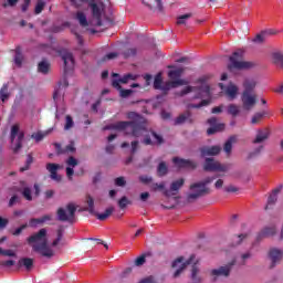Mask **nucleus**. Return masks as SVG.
<instances>
[{
    "label": "nucleus",
    "mask_w": 283,
    "mask_h": 283,
    "mask_svg": "<svg viewBox=\"0 0 283 283\" xmlns=\"http://www.w3.org/2000/svg\"><path fill=\"white\" fill-rule=\"evenodd\" d=\"M128 116L129 118L135 119L132 122H117L105 126L104 130L116 129L117 132H125L126 136H133V138L143 137L142 143L146 146L163 145V143H165L163 136L155 130L147 129V122L145 118L140 117V115L130 113Z\"/></svg>",
    "instance_id": "obj_1"
},
{
    "label": "nucleus",
    "mask_w": 283,
    "mask_h": 283,
    "mask_svg": "<svg viewBox=\"0 0 283 283\" xmlns=\"http://www.w3.org/2000/svg\"><path fill=\"white\" fill-rule=\"evenodd\" d=\"M32 251L42 255V258H54V250L48 244V229L42 228L27 239Z\"/></svg>",
    "instance_id": "obj_2"
},
{
    "label": "nucleus",
    "mask_w": 283,
    "mask_h": 283,
    "mask_svg": "<svg viewBox=\"0 0 283 283\" xmlns=\"http://www.w3.org/2000/svg\"><path fill=\"white\" fill-rule=\"evenodd\" d=\"M209 185H211V179H202L190 184L186 192L187 202H196V200H199V198L209 196V193H211V188Z\"/></svg>",
    "instance_id": "obj_3"
},
{
    "label": "nucleus",
    "mask_w": 283,
    "mask_h": 283,
    "mask_svg": "<svg viewBox=\"0 0 283 283\" xmlns=\"http://www.w3.org/2000/svg\"><path fill=\"white\" fill-rule=\"evenodd\" d=\"M181 85H189V82L186 80L163 82V75L160 74H157L154 80V88L160 90L164 96H167L170 90H176V87H180Z\"/></svg>",
    "instance_id": "obj_4"
},
{
    "label": "nucleus",
    "mask_w": 283,
    "mask_h": 283,
    "mask_svg": "<svg viewBox=\"0 0 283 283\" xmlns=\"http://www.w3.org/2000/svg\"><path fill=\"white\" fill-rule=\"evenodd\" d=\"M244 57V51L239 50L235 51L232 56H230L229 61L230 63L228 64V70L229 72H235V70H251L253 67V62H247L242 61Z\"/></svg>",
    "instance_id": "obj_5"
},
{
    "label": "nucleus",
    "mask_w": 283,
    "mask_h": 283,
    "mask_svg": "<svg viewBox=\"0 0 283 283\" xmlns=\"http://www.w3.org/2000/svg\"><path fill=\"white\" fill-rule=\"evenodd\" d=\"M191 92H197L193 96L195 99L211 98V87L207 84L201 86H186L184 90L177 93V96H187V94H191Z\"/></svg>",
    "instance_id": "obj_6"
},
{
    "label": "nucleus",
    "mask_w": 283,
    "mask_h": 283,
    "mask_svg": "<svg viewBox=\"0 0 283 283\" xmlns=\"http://www.w3.org/2000/svg\"><path fill=\"white\" fill-rule=\"evenodd\" d=\"M233 266H235V259H232L230 262L223 265L211 269L209 271V275L212 282H218L220 277H229V275H231V271H233Z\"/></svg>",
    "instance_id": "obj_7"
},
{
    "label": "nucleus",
    "mask_w": 283,
    "mask_h": 283,
    "mask_svg": "<svg viewBox=\"0 0 283 283\" xmlns=\"http://www.w3.org/2000/svg\"><path fill=\"white\" fill-rule=\"evenodd\" d=\"M56 216L57 220L61 222H74V216H76V205L67 203L65 207L59 208Z\"/></svg>",
    "instance_id": "obj_8"
},
{
    "label": "nucleus",
    "mask_w": 283,
    "mask_h": 283,
    "mask_svg": "<svg viewBox=\"0 0 283 283\" xmlns=\"http://www.w3.org/2000/svg\"><path fill=\"white\" fill-rule=\"evenodd\" d=\"M17 136H18V138H17ZM15 138H17V140H15V146L13 147V154H19V150L23 147V139L25 138V133L19 132L18 124H14L11 127V133H10L11 143H14Z\"/></svg>",
    "instance_id": "obj_9"
},
{
    "label": "nucleus",
    "mask_w": 283,
    "mask_h": 283,
    "mask_svg": "<svg viewBox=\"0 0 283 283\" xmlns=\"http://www.w3.org/2000/svg\"><path fill=\"white\" fill-rule=\"evenodd\" d=\"M195 259L196 256L193 255L190 256L188 261H185V258L182 256L177 258L171 264L172 269H175V273L172 277H180V274L182 273V271H185L187 266H189V264H193Z\"/></svg>",
    "instance_id": "obj_10"
},
{
    "label": "nucleus",
    "mask_w": 283,
    "mask_h": 283,
    "mask_svg": "<svg viewBox=\"0 0 283 283\" xmlns=\"http://www.w3.org/2000/svg\"><path fill=\"white\" fill-rule=\"evenodd\" d=\"M205 171H229V165L220 164V161L213 158H206L203 164Z\"/></svg>",
    "instance_id": "obj_11"
},
{
    "label": "nucleus",
    "mask_w": 283,
    "mask_h": 283,
    "mask_svg": "<svg viewBox=\"0 0 283 283\" xmlns=\"http://www.w3.org/2000/svg\"><path fill=\"white\" fill-rule=\"evenodd\" d=\"M59 54L64 63V74H70L74 70V55L65 49L60 50Z\"/></svg>",
    "instance_id": "obj_12"
},
{
    "label": "nucleus",
    "mask_w": 283,
    "mask_h": 283,
    "mask_svg": "<svg viewBox=\"0 0 283 283\" xmlns=\"http://www.w3.org/2000/svg\"><path fill=\"white\" fill-rule=\"evenodd\" d=\"M142 182L149 187L150 191H161L165 195L167 191V182L165 181H155L151 178H143Z\"/></svg>",
    "instance_id": "obj_13"
},
{
    "label": "nucleus",
    "mask_w": 283,
    "mask_h": 283,
    "mask_svg": "<svg viewBox=\"0 0 283 283\" xmlns=\"http://www.w3.org/2000/svg\"><path fill=\"white\" fill-rule=\"evenodd\" d=\"M172 163L177 169H196V167H198L196 161L180 157H174Z\"/></svg>",
    "instance_id": "obj_14"
},
{
    "label": "nucleus",
    "mask_w": 283,
    "mask_h": 283,
    "mask_svg": "<svg viewBox=\"0 0 283 283\" xmlns=\"http://www.w3.org/2000/svg\"><path fill=\"white\" fill-rule=\"evenodd\" d=\"M184 186H185V179H177L170 184V189H166L164 191V196H166V198H171V196H177L178 191H180V189H182Z\"/></svg>",
    "instance_id": "obj_15"
},
{
    "label": "nucleus",
    "mask_w": 283,
    "mask_h": 283,
    "mask_svg": "<svg viewBox=\"0 0 283 283\" xmlns=\"http://www.w3.org/2000/svg\"><path fill=\"white\" fill-rule=\"evenodd\" d=\"M269 258L271 261V269H274V266H277L280 262L283 260V250L277 248H272L269 251Z\"/></svg>",
    "instance_id": "obj_16"
},
{
    "label": "nucleus",
    "mask_w": 283,
    "mask_h": 283,
    "mask_svg": "<svg viewBox=\"0 0 283 283\" xmlns=\"http://www.w3.org/2000/svg\"><path fill=\"white\" fill-rule=\"evenodd\" d=\"M243 108L247 111L253 108L258 103V97L251 93L243 92L241 95Z\"/></svg>",
    "instance_id": "obj_17"
},
{
    "label": "nucleus",
    "mask_w": 283,
    "mask_h": 283,
    "mask_svg": "<svg viewBox=\"0 0 283 283\" xmlns=\"http://www.w3.org/2000/svg\"><path fill=\"white\" fill-rule=\"evenodd\" d=\"M208 124L210 125V128L207 129L208 136H213V134H218V132H224V124H218V118L216 117L209 118Z\"/></svg>",
    "instance_id": "obj_18"
},
{
    "label": "nucleus",
    "mask_w": 283,
    "mask_h": 283,
    "mask_svg": "<svg viewBox=\"0 0 283 283\" xmlns=\"http://www.w3.org/2000/svg\"><path fill=\"white\" fill-rule=\"evenodd\" d=\"M33 189H34L33 195H32V188H30V187H24L21 190V193H22L23 198L29 200V202L34 200V198H38L39 193H41V188H39V185L35 184Z\"/></svg>",
    "instance_id": "obj_19"
},
{
    "label": "nucleus",
    "mask_w": 283,
    "mask_h": 283,
    "mask_svg": "<svg viewBox=\"0 0 283 283\" xmlns=\"http://www.w3.org/2000/svg\"><path fill=\"white\" fill-rule=\"evenodd\" d=\"M222 151V147L220 146H203L200 148V154L205 158V156H218Z\"/></svg>",
    "instance_id": "obj_20"
},
{
    "label": "nucleus",
    "mask_w": 283,
    "mask_h": 283,
    "mask_svg": "<svg viewBox=\"0 0 283 283\" xmlns=\"http://www.w3.org/2000/svg\"><path fill=\"white\" fill-rule=\"evenodd\" d=\"M112 85H113V87H115V90H118L119 96L122 98H129V96H132V94H134V90L123 88V86H120V83L118 82V80H114Z\"/></svg>",
    "instance_id": "obj_21"
},
{
    "label": "nucleus",
    "mask_w": 283,
    "mask_h": 283,
    "mask_svg": "<svg viewBox=\"0 0 283 283\" xmlns=\"http://www.w3.org/2000/svg\"><path fill=\"white\" fill-rule=\"evenodd\" d=\"M189 123L190 125H192L193 119L191 117V112L187 111L182 114H180L176 119H175V125H184V123Z\"/></svg>",
    "instance_id": "obj_22"
},
{
    "label": "nucleus",
    "mask_w": 283,
    "mask_h": 283,
    "mask_svg": "<svg viewBox=\"0 0 283 283\" xmlns=\"http://www.w3.org/2000/svg\"><path fill=\"white\" fill-rule=\"evenodd\" d=\"M269 129H259L256 132V137L253 139L254 145H260L261 143H264V140H269Z\"/></svg>",
    "instance_id": "obj_23"
},
{
    "label": "nucleus",
    "mask_w": 283,
    "mask_h": 283,
    "mask_svg": "<svg viewBox=\"0 0 283 283\" xmlns=\"http://www.w3.org/2000/svg\"><path fill=\"white\" fill-rule=\"evenodd\" d=\"M283 189V186L280 185L277 186L273 191L272 193L269 196L268 198V205L265 207V209H269V207H273V205H275V202H277V196L279 193L282 191Z\"/></svg>",
    "instance_id": "obj_24"
},
{
    "label": "nucleus",
    "mask_w": 283,
    "mask_h": 283,
    "mask_svg": "<svg viewBox=\"0 0 283 283\" xmlns=\"http://www.w3.org/2000/svg\"><path fill=\"white\" fill-rule=\"evenodd\" d=\"M11 93H10V84L4 83L0 88V101L1 103H8L10 99Z\"/></svg>",
    "instance_id": "obj_25"
},
{
    "label": "nucleus",
    "mask_w": 283,
    "mask_h": 283,
    "mask_svg": "<svg viewBox=\"0 0 283 283\" xmlns=\"http://www.w3.org/2000/svg\"><path fill=\"white\" fill-rule=\"evenodd\" d=\"M272 63L283 70V51H274L271 54Z\"/></svg>",
    "instance_id": "obj_26"
},
{
    "label": "nucleus",
    "mask_w": 283,
    "mask_h": 283,
    "mask_svg": "<svg viewBox=\"0 0 283 283\" xmlns=\"http://www.w3.org/2000/svg\"><path fill=\"white\" fill-rule=\"evenodd\" d=\"M277 233V227L275 226H268L263 228L260 232L261 238H273Z\"/></svg>",
    "instance_id": "obj_27"
},
{
    "label": "nucleus",
    "mask_w": 283,
    "mask_h": 283,
    "mask_svg": "<svg viewBox=\"0 0 283 283\" xmlns=\"http://www.w3.org/2000/svg\"><path fill=\"white\" fill-rule=\"evenodd\" d=\"M92 8V14L95 18V25L101 28L103 25V21L101 20V8H98V4L93 3L91 4Z\"/></svg>",
    "instance_id": "obj_28"
},
{
    "label": "nucleus",
    "mask_w": 283,
    "mask_h": 283,
    "mask_svg": "<svg viewBox=\"0 0 283 283\" xmlns=\"http://www.w3.org/2000/svg\"><path fill=\"white\" fill-rule=\"evenodd\" d=\"M184 73H185L184 67H177L168 72V77L170 78V81H182L180 76H182Z\"/></svg>",
    "instance_id": "obj_29"
},
{
    "label": "nucleus",
    "mask_w": 283,
    "mask_h": 283,
    "mask_svg": "<svg viewBox=\"0 0 283 283\" xmlns=\"http://www.w3.org/2000/svg\"><path fill=\"white\" fill-rule=\"evenodd\" d=\"M226 95L228 96V98H230V101H234V98L238 96V86L230 83L226 87Z\"/></svg>",
    "instance_id": "obj_30"
},
{
    "label": "nucleus",
    "mask_w": 283,
    "mask_h": 283,
    "mask_svg": "<svg viewBox=\"0 0 283 283\" xmlns=\"http://www.w3.org/2000/svg\"><path fill=\"white\" fill-rule=\"evenodd\" d=\"M169 174V166H167L166 161H160L157 166V176L160 178L167 176Z\"/></svg>",
    "instance_id": "obj_31"
},
{
    "label": "nucleus",
    "mask_w": 283,
    "mask_h": 283,
    "mask_svg": "<svg viewBox=\"0 0 283 283\" xmlns=\"http://www.w3.org/2000/svg\"><path fill=\"white\" fill-rule=\"evenodd\" d=\"M233 143H235V136L229 137V139L223 145V150L228 156H230L231 151L233 150Z\"/></svg>",
    "instance_id": "obj_32"
},
{
    "label": "nucleus",
    "mask_w": 283,
    "mask_h": 283,
    "mask_svg": "<svg viewBox=\"0 0 283 283\" xmlns=\"http://www.w3.org/2000/svg\"><path fill=\"white\" fill-rule=\"evenodd\" d=\"M255 81L254 80H245L243 82V87H244V91L243 92H247V94H252L253 90H255Z\"/></svg>",
    "instance_id": "obj_33"
},
{
    "label": "nucleus",
    "mask_w": 283,
    "mask_h": 283,
    "mask_svg": "<svg viewBox=\"0 0 283 283\" xmlns=\"http://www.w3.org/2000/svg\"><path fill=\"white\" fill-rule=\"evenodd\" d=\"M75 19L78 21V23L82 28H87V25H90V23L87 22V15H85V13H83V11H78L76 13Z\"/></svg>",
    "instance_id": "obj_34"
},
{
    "label": "nucleus",
    "mask_w": 283,
    "mask_h": 283,
    "mask_svg": "<svg viewBox=\"0 0 283 283\" xmlns=\"http://www.w3.org/2000/svg\"><path fill=\"white\" fill-rule=\"evenodd\" d=\"M60 165L57 164H48L46 169L51 174L50 178H57V171L60 169Z\"/></svg>",
    "instance_id": "obj_35"
},
{
    "label": "nucleus",
    "mask_w": 283,
    "mask_h": 283,
    "mask_svg": "<svg viewBox=\"0 0 283 283\" xmlns=\"http://www.w3.org/2000/svg\"><path fill=\"white\" fill-rule=\"evenodd\" d=\"M34 265V260L30 258H22L19 260V266H24L27 271H30L32 266Z\"/></svg>",
    "instance_id": "obj_36"
},
{
    "label": "nucleus",
    "mask_w": 283,
    "mask_h": 283,
    "mask_svg": "<svg viewBox=\"0 0 283 283\" xmlns=\"http://www.w3.org/2000/svg\"><path fill=\"white\" fill-rule=\"evenodd\" d=\"M38 72H40L41 74H48L50 72V62L48 61H41L38 64Z\"/></svg>",
    "instance_id": "obj_37"
},
{
    "label": "nucleus",
    "mask_w": 283,
    "mask_h": 283,
    "mask_svg": "<svg viewBox=\"0 0 283 283\" xmlns=\"http://www.w3.org/2000/svg\"><path fill=\"white\" fill-rule=\"evenodd\" d=\"M266 114H268L266 111L255 113L251 119L252 125H258L259 123H262V118H264Z\"/></svg>",
    "instance_id": "obj_38"
},
{
    "label": "nucleus",
    "mask_w": 283,
    "mask_h": 283,
    "mask_svg": "<svg viewBox=\"0 0 283 283\" xmlns=\"http://www.w3.org/2000/svg\"><path fill=\"white\" fill-rule=\"evenodd\" d=\"M200 273V269H198V266L193 265L191 269V280L192 283H200L202 282V279L200 276H198V274Z\"/></svg>",
    "instance_id": "obj_39"
},
{
    "label": "nucleus",
    "mask_w": 283,
    "mask_h": 283,
    "mask_svg": "<svg viewBox=\"0 0 283 283\" xmlns=\"http://www.w3.org/2000/svg\"><path fill=\"white\" fill-rule=\"evenodd\" d=\"M114 213V207H108L104 212L97 213V220H107Z\"/></svg>",
    "instance_id": "obj_40"
},
{
    "label": "nucleus",
    "mask_w": 283,
    "mask_h": 283,
    "mask_svg": "<svg viewBox=\"0 0 283 283\" xmlns=\"http://www.w3.org/2000/svg\"><path fill=\"white\" fill-rule=\"evenodd\" d=\"M14 63L18 67L23 65V53H21V48L15 49Z\"/></svg>",
    "instance_id": "obj_41"
},
{
    "label": "nucleus",
    "mask_w": 283,
    "mask_h": 283,
    "mask_svg": "<svg viewBox=\"0 0 283 283\" xmlns=\"http://www.w3.org/2000/svg\"><path fill=\"white\" fill-rule=\"evenodd\" d=\"M65 232V229H63V227H60L57 229V237L56 239L52 242V247H59V242H61V240H63V233Z\"/></svg>",
    "instance_id": "obj_42"
},
{
    "label": "nucleus",
    "mask_w": 283,
    "mask_h": 283,
    "mask_svg": "<svg viewBox=\"0 0 283 283\" xmlns=\"http://www.w3.org/2000/svg\"><path fill=\"white\" fill-rule=\"evenodd\" d=\"M266 36H269V32L262 31L261 33L256 34L254 38V43H264L266 41Z\"/></svg>",
    "instance_id": "obj_43"
},
{
    "label": "nucleus",
    "mask_w": 283,
    "mask_h": 283,
    "mask_svg": "<svg viewBox=\"0 0 283 283\" xmlns=\"http://www.w3.org/2000/svg\"><path fill=\"white\" fill-rule=\"evenodd\" d=\"M192 14L191 13H186L182 15H179L177 18V25H185V23H187L188 19H191Z\"/></svg>",
    "instance_id": "obj_44"
},
{
    "label": "nucleus",
    "mask_w": 283,
    "mask_h": 283,
    "mask_svg": "<svg viewBox=\"0 0 283 283\" xmlns=\"http://www.w3.org/2000/svg\"><path fill=\"white\" fill-rule=\"evenodd\" d=\"M228 114L231 116H238V114H240V107H238L235 104H230L228 106Z\"/></svg>",
    "instance_id": "obj_45"
},
{
    "label": "nucleus",
    "mask_w": 283,
    "mask_h": 283,
    "mask_svg": "<svg viewBox=\"0 0 283 283\" xmlns=\"http://www.w3.org/2000/svg\"><path fill=\"white\" fill-rule=\"evenodd\" d=\"M86 211H88V213H94V198L91 196L86 198Z\"/></svg>",
    "instance_id": "obj_46"
},
{
    "label": "nucleus",
    "mask_w": 283,
    "mask_h": 283,
    "mask_svg": "<svg viewBox=\"0 0 283 283\" xmlns=\"http://www.w3.org/2000/svg\"><path fill=\"white\" fill-rule=\"evenodd\" d=\"M45 8V1L38 0L34 9L35 14H41L43 12V9Z\"/></svg>",
    "instance_id": "obj_47"
},
{
    "label": "nucleus",
    "mask_w": 283,
    "mask_h": 283,
    "mask_svg": "<svg viewBox=\"0 0 283 283\" xmlns=\"http://www.w3.org/2000/svg\"><path fill=\"white\" fill-rule=\"evenodd\" d=\"M46 136H48V133L38 132V133H33L31 135V138L35 139V143H41V140H43V138H45Z\"/></svg>",
    "instance_id": "obj_48"
},
{
    "label": "nucleus",
    "mask_w": 283,
    "mask_h": 283,
    "mask_svg": "<svg viewBox=\"0 0 283 283\" xmlns=\"http://www.w3.org/2000/svg\"><path fill=\"white\" fill-rule=\"evenodd\" d=\"M32 163H34V157H32V155H28L27 156V161H25V167L20 168V171H28L30 169V165H32Z\"/></svg>",
    "instance_id": "obj_49"
},
{
    "label": "nucleus",
    "mask_w": 283,
    "mask_h": 283,
    "mask_svg": "<svg viewBox=\"0 0 283 283\" xmlns=\"http://www.w3.org/2000/svg\"><path fill=\"white\" fill-rule=\"evenodd\" d=\"M65 125H64V129L67 132L69 129H72V127H74V119L72 118V116L66 115L65 117Z\"/></svg>",
    "instance_id": "obj_50"
},
{
    "label": "nucleus",
    "mask_w": 283,
    "mask_h": 283,
    "mask_svg": "<svg viewBox=\"0 0 283 283\" xmlns=\"http://www.w3.org/2000/svg\"><path fill=\"white\" fill-rule=\"evenodd\" d=\"M117 205L119 209H125L127 205H129V199L126 196H124L117 201Z\"/></svg>",
    "instance_id": "obj_51"
},
{
    "label": "nucleus",
    "mask_w": 283,
    "mask_h": 283,
    "mask_svg": "<svg viewBox=\"0 0 283 283\" xmlns=\"http://www.w3.org/2000/svg\"><path fill=\"white\" fill-rule=\"evenodd\" d=\"M123 55H124V59H129L132 56H136V49H134V48L127 49L126 51H124Z\"/></svg>",
    "instance_id": "obj_52"
},
{
    "label": "nucleus",
    "mask_w": 283,
    "mask_h": 283,
    "mask_svg": "<svg viewBox=\"0 0 283 283\" xmlns=\"http://www.w3.org/2000/svg\"><path fill=\"white\" fill-rule=\"evenodd\" d=\"M66 165H69V167H76V165H78V160L71 156L66 160Z\"/></svg>",
    "instance_id": "obj_53"
},
{
    "label": "nucleus",
    "mask_w": 283,
    "mask_h": 283,
    "mask_svg": "<svg viewBox=\"0 0 283 283\" xmlns=\"http://www.w3.org/2000/svg\"><path fill=\"white\" fill-rule=\"evenodd\" d=\"M224 191H227L228 193H235V191H239L240 189L233 185L230 186H226Z\"/></svg>",
    "instance_id": "obj_54"
},
{
    "label": "nucleus",
    "mask_w": 283,
    "mask_h": 283,
    "mask_svg": "<svg viewBox=\"0 0 283 283\" xmlns=\"http://www.w3.org/2000/svg\"><path fill=\"white\" fill-rule=\"evenodd\" d=\"M118 57V53L116 52H111L108 54H106L104 57H103V61H112L113 59H117Z\"/></svg>",
    "instance_id": "obj_55"
},
{
    "label": "nucleus",
    "mask_w": 283,
    "mask_h": 283,
    "mask_svg": "<svg viewBox=\"0 0 283 283\" xmlns=\"http://www.w3.org/2000/svg\"><path fill=\"white\" fill-rule=\"evenodd\" d=\"M39 224H43V221H41V218L31 219L29 221V227H39Z\"/></svg>",
    "instance_id": "obj_56"
},
{
    "label": "nucleus",
    "mask_w": 283,
    "mask_h": 283,
    "mask_svg": "<svg viewBox=\"0 0 283 283\" xmlns=\"http://www.w3.org/2000/svg\"><path fill=\"white\" fill-rule=\"evenodd\" d=\"M127 185V181L125 178H116L115 179V186L116 187H125Z\"/></svg>",
    "instance_id": "obj_57"
},
{
    "label": "nucleus",
    "mask_w": 283,
    "mask_h": 283,
    "mask_svg": "<svg viewBox=\"0 0 283 283\" xmlns=\"http://www.w3.org/2000/svg\"><path fill=\"white\" fill-rule=\"evenodd\" d=\"M145 262H146L145 255H140L135 260V266H143Z\"/></svg>",
    "instance_id": "obj_58"
},
{
    "label": "nucleus",
    "mask_w": 283,
    "mask_h": 283,
    "mask_svg": "<svg viewBox=\"0 0 283 283\" xmlns=\"http://www.w3.org/2000/svg\"><path fill=\"white\" fill-rule=\"evenodd\" d=\"M19 202V196L14 195L13 197L10 198L8 207H14Z\"/></svg>",
    "instance_id": "obj_59"
},
{
    "label": "nucleus",
    "mask_w": 283,
    "mask_h": 283,
    "mask_svg": "<svg viewBox=\"0 0 283 283\" xmlns=\"http://www.w3.org/2000/svg\"><path fill=\"white\" fill-rule=\"evenodd\" d=\"M130 147H132L130 153H132L133 155L136 154V151H138V140L132 142V143H130Z\"/></svg>",
    "instance_id": "obj_60"
},
{
    "label": "nucleus",
    "mask_w": 283,
    "mask_h": 283,
    "mask_svg": "<svg viewBox=\"0 0 283 283\" xmlns=\"http://www.w3.org/2000/svg\"><path fill=\"white\" fill-rule=\"evenodd\" d=\"M32 0H23V3L21 6L22 12H28V8H30V3Z\"/></svg>",
    "instance_id": "obj_61"
},
{
    "label": "nucleus",
    "mask_w": 283,
    "mask_h": 283,
    "mask_svg": "<svg viewBox=\"0 0 283 283\" xmlns=\"http://www.w3.org/2000/svg\"><path fill=\"white\" fill-rule=\"evenodd\" d=\"M1 266H7L8 269H10V266H14L15 262L13 260H8V261H2Z\"/></svg>",
    "instance_id": "obj_62"
},
{
    "label": "nucleus",
    "mask_w": 283,
    "mask_h": 283,
    "mask_svg": "<svg viewBox=\"0 0 283 283\" xmlns=\"http://www.w3.org/2000/svg\"><path fill=\"white\" fill-rule=\"evenodd\" d=\"M53 216L52 214H44L41 217V222L42 224H45V222H50L52 220Z\"/></svg>",
    "instance_id": "obj_63"
},
{
    "label": "nucleus",
    "mask_w": 283,
    "mask_h": 283,
    "mask_svg": "<svg viewBox=\"0 0 283 283\" xmlns=\"http://www.w3.org/2000/svg\"><path fill=\"white\" fill-rule=\"evenodd\" d=\"M149 192H142L139 196V200H142V202H147V200H149Z\"/></svg>",
    "instance_id": "obj_64"
}]
</instances>
